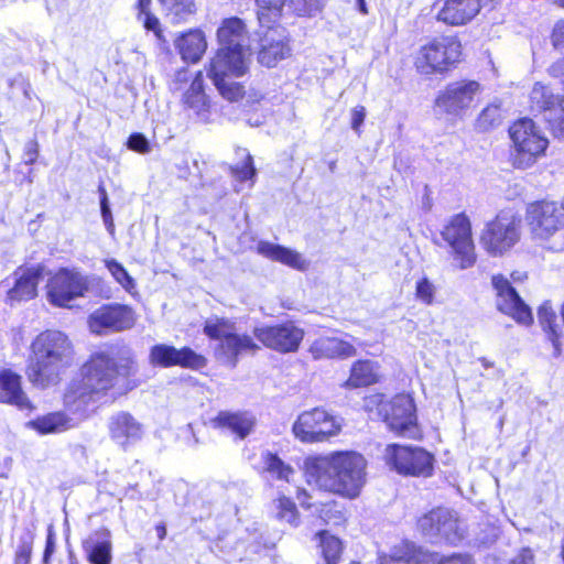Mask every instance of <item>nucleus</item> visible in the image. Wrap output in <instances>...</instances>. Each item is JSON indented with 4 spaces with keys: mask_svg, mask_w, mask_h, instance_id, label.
Returning <instances> with one entry per match:
<instances>
[{
    "mask_svg": "<svg viewBox=\"0 0 564 564\" xmlns=\"http://www.w3.org/2000/svg\"><path fill=\"white\" fill-rule=\"evenodd\" d=\"M137 362L130 349L118 350L110 356L96 352L82 367V380L73 382L65 393L64 403L74 413H84L90 402L99 400L115 388L120 378L135 375Z\"/></svg>",
    "mask_w": 564,
    "mask_h": 564,
    "instance_id": "obj_1",
    "label": "nucleus"
},
{
    "mask_svg": "<svg viewBox=\"0 0 564 564\" xmlns=\"http://www.w3.org/2000/svg\"><path fill=\"white\" fill-rule=\"evenodd\" d=\"M366 467L365 457L357 452H334L305 459L310 482L350 499L358 497L366 484Z\"/></svg>",
    "mask_w": 564,
    "mask_h": 564,
    "instance_id": "obj_2",
    "label": "nucleus"
},
{
    "mask_svg": "<svg viewBox=\"0 0 564 564\" xmlns=\"http://www.w3.org/2000/svg\"><path fill=\"white\" fill-rule=\"evenodd\" d=\"M74 355L73 344L66 334L53 329L42 332L31 344L26 368L29 381L40 388L57 384L73 365Z\"/></svg>",
    "mask_w": 564,
    "mask_h": 564,
    "instance_id": "obj_3",
    "label": "nucleus"
},
{
    "mask_svg": "<svg viewBox=\"0 0 564 564\" xmlns=\"http://www.w3.org/2000/svg\"><path fill=\"white\" fill-rule=\"evenodd\" d=\"M204 333L218 341L215 347V357L229 368H235L239 357L243 354L256 352L260 349L251 336L239 334L235 323L227 318H208L204 325Z\"/></svg>",
    "mask_w": 564,
    "mask_h": 564,
    "instance_id": "obj_4",
    "label": "nucleus"
},
{
    "mask_svg": "<svg viewBox=\"0 0 564 564\" xmlns=\"http://www.w3.org/2000/svg\"><path fill=\"white\" fill-rule=\"evenodd\" d=\"M247 68L248 54L246 52L219 47L209 63L207 76L224 98L237 101L243 96V88L232 78L242 76Z\"/></svg>",
    "mask_w": 564,
    "mask_h": 564,
    "instance_id": "obj_5",
    "label": "nucleus"
},
{
    "mask_svg": "<svg viewBox=\"0 0 564 564\" xmlns=\"http://www.w3.org/2000/svg\"><path fill=\"white\" fill-rule=\"evenodd\" d=\"M511 139L510 161L514 169L532 167L549 147V140L535 122L529 118L517 120L509 128Z\"/></svg>",
    "mask_w": 564,
    "mask_h": 564,
    "instance_id": "obj_6",
    "label": "nucleus"
},
{
    "mask_svg": "<svg viewBox=\"0 0 564 564\" xmlns=\"http://www.w3.org/2000/svg\"><path fill=\"white\" fill-rule=\"evenodd\" d=\"M460 42L454 36H441L423 45L415 58L420 74L443 73L459 61Z\"/></svg>",
    "mask_w": 564,
    "mask_h": 564,
    "instance_id": "obj_7",
    "label": "nucleus"
},
{
    "mask_svg": "<svg viewBox=\"0 0 564 564\" xmlns=\"http://www.w3.org/2000/svg\"><path fill=\"white\" fill-rule=\"evenodd\" d=\"M293 433L304 443L327 441L341 430L340 420L323 408L302 412L293 424Z\"/></svg>",
    "mask_w": 564,
    "mask_h": 564,
    "instance_id": "obj_8",
    "label": "nucleus"
},
{
    "mask_svg": "<svg viewBox=\"0 0 564 564\" xmlns=\"http://www.w3.org/2000/svg\"><path fill=\"white\" fill-rule=\"evenodd\" d=\"M443 240L451 248L454 264L465 270L476 262L475 246L471 239V227L468 218L458 214L444 226L441 231Z\"/></svg>",
    "mask_w": 564,
    "mask_h": 564,
    "instance_id": "obj_9",
    "label": "nucleus"
},
{
    "mask_svg": "<svg viewBox=\"0 0 564 564\" xmlns=\"http://www.w3.org/2000/svg\"><path fill=\"white\" fill-rule=\"evenodd\" d=\"M519 229V218L510 213H501L486 225L480 236V245L489 254L501 256L518 242Z\"/></svg>",
    "mask_w": 564,
    "mask_h": 564,
    "instance_id": "obj_10",
    "label": "nucleus"
},
{
    "mask_svg": "<svg viewBox=\"0 0 564 564\" xmlns=\"http://www.w3.org/2000/svg\"><path fill=\"white\" fill-rule=\"evenodd\" d=\"M384 460L399 474L427 477L433 470V456L420 447L390 444L386 447Z\"/></svg>",
    "mask_w": 564,
    "mask_h": 564,
    "instance_id": "obj_11",
    "label": "nucleus"
},
{
    "mask_svg": "<svg viewBox=\"0 0 564 564\" xmlns=\"http://www.w3.org/2000/svg\"><path fill=\"white\" fill-rule=\"evenodd\" d=\"M481 85L476 80H458L448 84L436 100V107L443 112L463 117L479 99Z\"/></svg>",
    "mask_w": 564,
    "mask_h": 564,
    "instance_id": "obj_12",
    "label": "nucleus"
},
{
    "mask_svg": "<svg viewBox=\"0 0 564 564\" xmlns=\"http://www.w3.org/2000/svg\"><path fill=\"white\" fill-rule=\"evenodd\" d=\"M422 533L431 540L457 544L465 536V529L456 513L445 508L432 510L419 520Z\"/></svg>",
    "mask_w": 564,
    "mask_h": 564,
    "instance_id": "obj_13",
    "label": "nucleus"
},
{
    "mask_svg": "<svg viewBox=\"0 0 564 564\" xmlns=\"http://www.w3.org/2000/svg\"><path fill=\"white\" fill-rule=\"evenodd\" d=\"M525 219L536 238L547 239L564 226V203L533 202L527 207Z\"/></svg>",
    "mask_w": 564,
    "mask_h": 564,
    "instance_id": "obj_14",
    "label": "nucleus"
},
{
    "mask_svg": "<svg viewBox=\"0 0 564 564\" xmlns=\"http://www.w3.org/2000/svg\"><path fill=\"white\" fill-rule=\"evenodd\" d=\"M134 311L123 304H107L95 310L88 317L90 330L97 335H108L130 329L134 326Z\"/></svg>",
    "mask_w": 564,
    "mask_h": 564,
    "instance_id": "obj_15",
    "label": "nucleus"
},
{
    "mask_svg": "<svg viewBox=\"0 0 564 564\" xmlns=\"http://www.w3.org/2000/svg\"><path fill=\"white\" fill-rule=\"evenodd\" d=\"M87 291V276L69 269H61L47 284L48 301L61 307L68 306L70 301L84 296Z\"/></svg>",
    "mask_w": 564,
    "mask_h": 564,
    "instance_id": "obj_16",
    "label": "nucleus"
},
{
    "mask_svg": "<svg viewBox=\"0 0 564 564\" xmlns=\"http://www.w3.org/2000/svg\"><path fill=\"white\" fill-rule=\"evenodd\" d=\"M379 413L390 430L412 437L415 431V406L410 395L398 394L387 402H380Z\"/></svg>",
    "mask_w": 564,
    "mask_h": 564,
    "instance_id": "obj_17",
    "label": "nucleus"
},
{
    "mask_svg": "<svg viewBox=\"0 0 564 564\" xmlns=\"http://www.w3.org/2000/svg\"><path fill=\"white\" fill-rule=\"evenodd\" d=\"M254 337L267 348L279 352L297 350L304 332L292 322L278 325H262L254 327Z\"/></svg>",
    "mask_w": 564,
    "mask_h": 564,
    "instance_id": "obj_18",
    "label": "nucleus"
},
{
    "mask_svg": "<svg viewBox=\"0 0 564 564\" xmlns=\"http://www.w3.org/2000/svg\"><path fill=\"white\" fill-rule=\"evenodd\" d=\"M496 290V306L501 313L512 317L517 323L530 325L533 321L530 307L522 301L510 282L501 274L492 276Z\"/></svg>",
    "mask_w": 564,
    "mask_h": 564,
    "instance_id": "obj_19",
    "label": "nucleus"
},
{
    "mask_svg": "<svg viewBox=\"0 0 564 564\" xmlns=\"http://www.w3.org/2000/svg\"><path fill=\"white\" fill-rule=\"evenodd\" d=\"M149 361L153 366L163 368L180 366L194 370L202 369L207 364L204 356L196 354L188 347L177 349L165 344L154 345L150 349Z\"/></svg>",
    "mask_w": 564,
    "mask_h": 564,
    "instance_id": "obj_20",
    "label": "nucleus"
},
{
    "mask_svg": "<svg viewBox=\"0 0 564 564\" xmlns=\"http://www.w3.org/2000/svg\"><path fill=\"white\" fill-rule=\"evenodd\" d=\"M107 427L110 438L122 449L139 442L144 434L142 423L124 411L112 414L108 420Z\"/></svg>",
    "mask_w": 564,
    "mask_h": 564,
    "instance_id": "obj_21",
    "label": "nucleus"
},
{
    "mask_svg": "<svg viewBox=\"0 0 564 564\" xmlns=\"http://www.w3.org/2000/svg\"><path fill=\"white\" fill-rule=\"evenodd\" d=\"M268 28L269 30L261 41L258 61L263 66L274 67L280 61L291 56L292 48L289 44V36L284 29Z\"/></svg>",
    "mask_w": 564,
    "mask_h": 564,
    "instance_id": "obj_22",
    "label": "nucleus"
},
{
    "mask_svg": "<svg viewBox=\"0 0 564 564\" xmlns=\"http://www.w3.org/2000/svg\"><path fill=\"white\" fill-rule=\"evenodd\" d=\"M481 0H446L436 14V19L452 26L469 23L480 11Z\"/></svg>",
    "mask_w": 564,
    "mask_h": 564,
    "instance_id": "obj_23",
    "label": "nucleus"
},
{
    "mask_svg": "<svg viewBox=\"0 0 564 564\" xmlns=\"http://www.w3.org/2000/svg\"><path fill=\"white\" fill-rule=\"evenodd\" d=\"M0 402L14 405L21 411H32L34 406L21 386V376L11 369L0 371Z\"/></svg>",
    "mask_w": 564,
    "mask_h": 564,
    "instance_id": "obj_24",
    "label": "nucleus"
},
{
    "mask_svg": "<svg viewBox=\"0 0 564 564\" xmlns=\"http://www.w3.org/2000/svg\"><path fill=\"white\" fill-rule=\"evenodd\" d=\"M41 275V268H19L14 272V285L8 291V299L11 302L33 299L36 295Z\"/></svg>",
    "mask_w": 564,
    "mask_h": 564,
    "instance_id": "obj_25",
    "label": "nucleus"
},
{
    "mask_svg": "<svg viewBox=\"0 0 564 564\" xmlns=\"http://www.w3.org/2000/svg\"><path fill=\"white\" fill-rule=\"evenodd\" d=\"M83 549L90 564H111L112 543L108 530L93 532L84 540Z\"/></svg>",
    "mask_w": 564,
    "mask_h": 564,
    "instance_id": "obj_26",
    "label": "nucleus"
},
{
    "mask_svg": "<svg viewBox=\"0 0 564 564\" xmlns=\"http://www.w3.org/2000/svg\"><path fill=\"white\" fill-rule=\"evenodd\" d=\"M257 251L270 260L281 262L293 269L306 270L308 267V262L299 252L269 241H260L257 245Z\"/></svg>",
    "mask_w": 564,
    "mask_h": 564,
    "instance_id": "obj_27",
    "label": "nucleus"
},
{
    "mask_svg": "<svg viewBox=\"0 0 564 564\" xmlns=\"http://www.w3.org/2000/svg\"><path fill=\"white\" fill-rule=\"evenodd\" d=\"M310 352L314 359L347 358L356 355V349L351 344L339 338L321 337L311 345Z\"/></svg>",
    "mask_w": 564,
    "mask_h": 564,
    "instance_id": "obj_28",
    "label": "nucleus"
},
{
    "mask_svg": "<svg viewBox=\"0 0 564 564\" xmlns=\"http://www.w3.org/2000/svg\"><path fill=\"white\" fill-rule=\"evenodd\" d=\"M220 47L247 52L245 48L246 29L243 22L238 18H230L223 22L217 32Z\"/></svg>",
    "mask_w": 564,
    "mask_h": 564,
    "instance_id": "obj_29",
    "label": "nucleus"
},
{
    "mask_svg": "<svg viewBox=\"0 0 564 564\" xmlns=\"http://www.w3.org/2000/svg\"><path fill=\"white\" fill-rule=\"evenodd\" d=\"M214 422L217 426L229 430L239 438H245L252 432L256 417L248 412H220Z\"/></svg>",
    "mask_w": 564,
    "mask_h": 564,
    "instance_id": "obj_30",
    "label": "nucleus"
},
{
    "mask_svg": "<svg viewBox=\"0 0 564 564\" xmlns=\"http://www.w3.org/2000/svg\"><path fill=\"white\" fill-rule=\"evenodd\" d=\"M75 425L74 420L64 412H52L28 423L29 427L42 435L63 433Z\"/></svg>",
    "mask_w": 564,
    "mask_h": 564,
    "instance_id": "obj_31",
    "label": "nucleus"
},
{
    "mask_svg": "<svg viewBox=\"0 0 564 564\" xmlns=\"http://www.w3.org/2000/svg\"><path fill=\"white\" fill-rule=\"evenodd\" d=\"M175 46L184 61L196 63L206 51L207 43L203 32L194 30L181 35Z\"/></svg>",
    "mask_w": 564,
    "mask_h": 564,
    "instance_id": "obj_32",
    "label": "nucleus"
},
{
    "mask_svg": "<svg viewBox=\"0 0 564 564\" xmlns=\"http://www.w3.org/2000/svg\"><path fill=\"white\" fill-rule=\"evenodd\" d=\"M550 73L552 76L561 78L564 84V58L555 62L550 67ZM544 118L553 134L557 138H564V98L557 100L556 106L550 108Z\"/></svg>",
    "mask_w": 564,
    "mask_h": 564,
    "instance_id": "obj_33",
    "label": "nucleus"
},
{
    "mask_svg": "<svg viewBox=\"0 0 564 564\" xmlns=\"http://www.w3.org/2000/svg\"><path fill=\"white\" fill-rule=\"evenodd\" d=\"M538 318L541 326L545 330L549 340L553 345V356L558 357L562 352V339L564 338V335L561 330V327L555 324L556 315L549 302L543 303L539 307Z\"/></svg>",
    "mask_w": 564,
    "mask_h": 564,
    "instance_id": "obj_34",
    "label": "nucleus"
},
{
    "mask_svg": "<svg viewBox=\"0 0 564 564\" xmlns=\"http://www.w3.org/2000/svg\"><path fill=\"white\" fill-rule=\"evenodd\" d=\"M378 380L377 366L370 360L356 361L349 378L344 382L345 388H359L370 386Z\"/></svg>",
    "mask_w": 564,
    "mask_h": 564,
    "instance_id": "obj_35",
    "label": "nucleus"
},
{
    "mask_svg": "<svg viewBox=\"0 0 564 564\" xmlns=\"http://www.w3.org/2000/svg\"><path fill=\"white\" fill-rule=\"evenodd\" d=\"M184 104L193 109L196 115L205 118V112L207 111L208 101L206 95L204 94L203 86V74L198 72L193 79L191 87L184 95Z\"/></svg>",
    "mask_w": 564,
    "mask_h": 564,
    "instance_id": "obj_36",
    "label": "nucleus"
},
{
    "mask_svg": "<svg viewBox=\"0 0 564 564\" xmlns=\"http://www.w3.org/2000/svg\"><path fill=\"white\" fill-rule=\"evenodd\" d=\"M416 564H474V560L468 554H453L449 556L438 553H431L415 546Z\"/></svg>",
    "mask_w": 564,
    "mask_h": 564,
    "instance_id": "obj_37",
    "label": "nucleus"
},
{
    "mask_svg": "<svg viewBox=\"0 0 564 564\" xmlns=\"http://www.w3.org/2000/svg\"><path fill=\"white\" fill-rule=\"evenodd\" d=\"M378 564H416L415 545L403 542L394 546L389 554H382Z\"/></svg>",
    "mask_w": 564,
    "mask_h": 564,
    "instance_id": "obj_38",
    "label": "nucleus"
},
{
    "mask_svg": "<svg viewBox=\"0 0 564 564\" xmlns=\"http://www.w3.org/2000/svg\"><path fill=\"white\" fill-rule=\"evenodd\" d=\"M560 99V97L553 95L549 87L540 83H536L530 93L532 110L544 111V115L550 111V108L555 107Z\"/></svg>",
    "mask_w": 564,
    "mask_h": 564,
    "instance_id": "obj_39",
    "label": "nucleus"
},
{
    "mask_svg": "<svg viewBox=\"0 0 564 564\" xmlns=\"http://www.w3.org/2000/svg\"><path fill=\"white\" fill-rule=\"evenodd\" d=\"M162 10L172 23H180L194 12L193 0H160Z\"/></svg>",
    "mask_w": 564,
    "mask_h": 564,
    "instance_id": "obj_40",
    "label": "nucleus"
},
{
    "mask_svg": "<svg viewBox=\"0 0 564 564\" xmlns=\"http://www.w3.org/2000/svg\"><path fill=\"white\" fill-rule=\"evenodd\" d=\"M263 469L271 475V477L290 481V476L293 474V468L286 465L275 454L264 452L262 454Z\"/></svg>",
    "mask_w": 564,
    "mask_h": 564,
    "instance_id": "obj_41",
    "label": "nucleus"
},
{
    "mask_svg": "<svg viewBox=\"0 0 564 564\" xmlns=\"http://www.w3.org/2000/svg\"><path fill=\"white\" fill-rule=\"evenodd\" d=\"M502 120L503 111L500 104L492 102L482 109V111L479 113L476 120V128L479 131H489L499 127Z\"/></svg>",
    "mask_w": 564,
    "mask_h": 564,
    "instance_id": "obj_42",
    "label": "nucleus"
},
{
    "mask_svg": "<svg viewBox=\"0 0 564 564\" xmlns=\"http://www.w3.org/2000/svg\"><path fill=\"white\" fill-rule=\"evenodd\" d=\"M258 6V20L261 25L270 26L280 15L285 0H256Z\"/></svg>",
    "mask_w": 564,
    "mask_h": 564,
    "instance_id": "obj_43",
    "label": "nucleus"
},
{
    "mask_svg": "<svg viewBox=\"0 0 564 564\" xmlns=\"http://www.w3.org/2000/svg\"><path fill=\"white\" fill-rule=\"evenodd\" d=\"M321 539V547L327 564H337L343 551L341 542L334 535H329L326 531L318 533Z\"/></svg>",
    "mask_w": 564,
    "mask_h": 564,
    "instance_id": "obj_44",
    "label": "nucleus"
},
{
    "mask_svg": "<svg viewBox=\"0 0 564 564\" xmlns=\"http://www.w3.org/2000/svg\"><path fill=\"white\" fill-rule=\"evenodd\" d=\"M106 268L109 270L113 279L130 294L135 291V282L133 278L127 272L121 263L115 259L105 261Z\"/></svg>",
    "mask_w": 564,
    "mask_h": 564,
    "instance_id": "obj_45",
    "label": "nucleus"
},
{
    "mask_svg": "<svg viewBox=\"0 0 564 564\" xmlns=\"http://www.w3.org/2000/svg\"><path fill=\"white\" fill-rule=\"evenodd\" d=\"M274 503L276 517L290 525L296 527L299 523V513L295 503L284 496L279 497Z\"/></svg>",
    "mask_w": 564,
    "mask_h": 564,
    "instance_id": "obj_46",
    "label": "nucleus"
},
{
    "mask_svg": "<svg viewBox=\"0 0 564 564\" xmlns=\"http://www.w3.org/2000/svg\"><path fill=\"white\" fill-rule=\"evenodd\" d=\"M34 535L32 532H25L19 540L15 550L14 564H30Z\"/></svg>",
    "mask_w": 564,
    "mask_h": 564,
    "instance_id": "obj_47",
    "label": "nucleus"
},
{
    "mask_svg": "<svg viewBox=\"0 0 564 564\" xmlns=\"http://www.w3.org/2000/svg\"><path fill=\"white\" fill-rule=\"evenodd\" d=\"M436 292L437 289L435 284L426 276H422L416 281L415 297L423 304L432 305L434 303Z\"/></svg>",
    "mask_w": 564,
    "mask_h": 564,
    "instance_id": "obj_48",
    "label": "nucleus"
},
{
    "mask_svg": "<svg viewBox=\"0 0 564 564\" xmlns=\"http://www.w3.org/2000/svg\"><path fill=\"white\" fill-rule=\"evenodd\" d=\"M98 192H99V195H100V210H101L102 220L105 223V226H106L108 232L111 236H113V234H115V224H113L112 214H111V210H110V207H109L107 192H106V189L102 186H99Z\"/></svg>",
    "mask_w": 564,
    "mask_h": 564,
    "instance_id": "obj_49",
    "label": "nucleus"
},
{
    "mask_svg": "<svg viewBox=\"0 0 564 564\" xmlns=\"http://www.w3.org/2000/svg\"><path fill=\"white\" fill-rule=\"evenodd\" d=\"M290 6L299 15H313L321 10L319 0H290Z\"/></svg>",
    "mask_w": 564,
    "mask_h": 564,
    "instance_id": "obj_50",
    "label": "nucleus"
},
{
    "mask_svg": "<svg viewBox=\"0 0 564 564\" xmlns=\"http://www.w3.org/2000/svg\"><path fill=\"white\" fill-rule=\"evenodd\" d=\"M245 161L240 165H236L232 171L240 181H247L254 176L256 169L253 166L252 156L243 150Z\"/></svg>",
    "mask_w": 564,
    "mask_h": 564,
    "instance_id": "obj_51",
    "label": "nucleus"
},
{
    "mask_svg": "<svg viewBox=\"0 0 564 564\" xmlns=\"http://www.w3.org/2000/svg\"><path fill=\"white\" fill-rule=\"evenodd\" d=\"M319 517L327 524L337 525L343 521V514L337 509V505L335 502L323 505L319 510Z\"/></svg>",
    "mask_w": 564,
    "mask_h": 564,
    "instance_id": "obj_52",
    "label": "nucleus"
},
{
    "mask_svg": "<svg viewBox=\"0 0 564 564\" xmlns=\"http://www.w3.org/2000/svg\"><path fill=\"white\" fill-rule=\"evenodd\" d=\"M137 18H138V21L142 23L144 29H147L148 31H152L158 40H160V41L163 40V32L161 29V24H160L159 19L155 15H153L149 11V12H145L142 14H138Z\"/></svg>",
    "mask_w": 564,
    "mask_h": 564,
    "instance_id": "obj_53",
    "label": "nucleus"
},
{
    "mask_svg": "<svg viewBox=\"0 0 564 564\" xmlns=\"http://www.w3.org/2000/svg\"><path fill=\"white\" fill-rule=\"evenodd\" d=\"M128 148L139 153H148L150 151L147 138L141 133H133L129 137Z\"/></svg>",
    "mask_w": 564,
    "mask_h": 564,
    "instance_id": "obj_54",
    "label": "nucleus"
},
{
    "mask_svg": "<svg viewBox=\"0 0 564 564\" xmlns=\"http://www.w3.org/2000/svg\"><path fill=\"white\" fill-rule=\"evenodd\" d=\"M552 43L556 48L564 47V21H558L555 24L552 33Z\"/></svg>",
    "mask_w": 564,
    "mask_h": 564,
    "instance_id": "obj_55",
    "label": "nucleus"
},
{
    "mask_svg": "<svg viewBox=\"0 0 564 564\" xmlns=\"http://www.w3.org/2000/svg\"><path fill=\"white\" fill-rule=\"evenodd\" d=\"M366 117V109L362 106L355 107L351 111V128L359 131L360 126L364 123Z\"/></svg>",
    "mask_w": 564,
    "mask_h": 564,
    "instance_id": "obj_56",
    "label": "nucleus"
},
{
    "mask_svg": "<svg viewBox=\"0 0 564 564\" xmlns=\"http://www.w3.org/2000/svg\"><path fill=\"white\" fill-rule=\"evenodd\" d=\"M55 551V538L52 528L48 529L47 538H46V545L44 550L43 555V563L50 564V558L53 555Z\"/></svg>",
    "mask_w": 564,
    "mask_h": 564,
    "instance_id": "obj_57",
    "label": "nucleus"
},
{
    "mask_svg": "<svg viewBox=\"0 0 564 564\" xmlns=\"http://www.w3.org/2000/svg\"><path fill=\"white\" fill-rule=\"evenodd\" d=\"M39 144L36 141H29L25 144V158L28 164H33L37 158Z\"/></svg>",
    "mask_w": 564,
    "mask_h": 564,
    "instance_id": "obj_58",
    "label": "nucleus"
},
{
    "mask_svg": "<svg viewBox=\"0 0 564 564\" xmlns=\"http://www.w3.org/2000/svg\"><path fill=\"white\" fill-rule=\"evenodd\" d=\"M534 556L531 550L524 549L516 556L510 564H533Z\"/></svg>",
    "mask_w": 564,
    "mask_h": 564,
    "instance_id": "obj_59",
    "label": "nucleus"
},
{
    "mask_svg": "<svg viewBox=\"0 0 564 564\" xmlns=\"http://www.w3.org/2000/svg\"><path fill=\"white\" fill-rule=\"evenodd\" d=\"M151 0H139L138 1V14H142L150 11Z\"/></svg>",
    "mask_w": 564,
    "mask_h": 564,
    "instance_id": "obj_60",
    "label": "nucleus"
},
{
    "mask_svg": "<svg viewBox=\"0 0 564 564\" xmlns=\"http://www.w3.org/2000/svg\"><path fill=\"white\" fill-rule=\"evenodd\" d=\"M155 530L160 540H163L166 536V528L164 524H158Z\"/></svg>",
    "mask_w": 564,
    "mask_h": 564,
    "instance_id": "obj_61",
    "label": "nucleus"
},
{
    "mask_svg": "<svg viewBox=\"0 0 564 564\" xmlns=\"http://www.w3.org/2000/svg\"><path fill=\"white\" fill-rule=\"evenodd\" d=\"M357 6H358L359 11L362 14H365V15L368 14V8H367L366 0H357Z\"/></svg>",
    "mask_w": 564,
    "mask_h": 564,
    "instance_id": "obj_62",
    "label": "nucleus"
},
{
    "mask_svg": "<svg viewBox=\"0 0 564 564\" xmlns=\"http://www.w3.org/2000/svg\"><path fill=\"white\" fill-rule=\"evenodd\" d=\"M481 362H482L484 367H486V368L491 367V364L488 362L486 359H481Z\"/></svg>",
    "mask_w": 564,
    "mask_h": 564,
    "instance_id": "obj_63",
    "label": "nucleus"
},
{
    "mask_svg": "<svg viewBox=\"0 0 564 564\" xmlns=\"http://www.w3.org/2000/svg\"><path fill=\"white\" fill-rule=\"evenodd\" d=\"M554 2L560 4L561 7H564V0H554Z\"/></svg>",
    "mask_w": 564,
    "mask_h": 564,
    "instance_id": "obj_64",
    "label": "nucleus"
}]
</instances>
